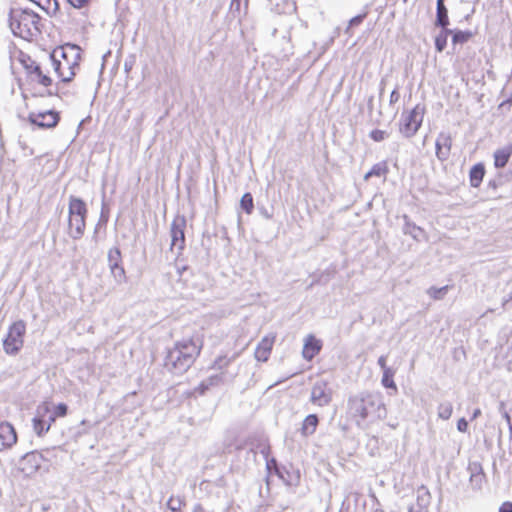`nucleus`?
I'll use <instances>...</instances> for the list:
<instances>
[{
  "mask_svg": "<svg viewBox=\"0 0 512 512\" xmlns=\"http://www.w3.org/2000/svg\"><path fill=\"white\" fill-rule=\"evenodd\" d=\"M202 341L199 337H191L177 341L173 348L168 350L164 365L173 374L186 372L199 356Z\"/></svg>",
  "mask_w": 512,
  "mask_h": 512,
  "instance_id": "f257e3e1",
  "label": "nucleus"
},
{
  "mask_svg": "<svg viewBox=\"0 0 512 512\" xmlns=\"http://www.w3.org/2000/svg\"><path fill=\"white\" fill-rule=\"evenodd\" d=\"M385 412L382 396L379 393L360 392L348 399V413L358 426L367 419L383 418Z\"/></svg>",
  "mask_w": 512,
  "mask_h": 512,
  "instance_id": "f03ea898",
  "label": "nucleus"
},
{
  "mask_svg": "<svg viewBox=\"0 0 512 512\" xmlns=\"http://www.w3.org/2000/svg\"><path fill=\"white\" fill-rule=\"evenodd\" d=\"M41 17L31 9L12 7L9 11V27L14 36L27 41L41 35Z\"/></svg>",
  "mask_w": 512,
  "mask_h": 512,
  "instance_id": "7ed1b4c3",
  "label": "nucleus"
},
{
  "mask_svg": "<svg viewBox=\"0 0 512 512\" xmlns=\"http://www.w3.org/2000/svg\"><path fill=\"white\" fill-rule=\"evenodd\" d=\"M80 49L77 45L66 44L56 47L49 55V61L61 83H69L79 70Z\"/></svg>",
  "mask_w": 512,
  "mask_h": 512,
  "instance_id": "20e7f679",
  "label": "nucleus"
},
{
  "mask_svg": "<svg viewBox=\"0 0 512 512\" xmlns=\"http://www.w3.org/2000/svg\"><path fill=\"white\" fill-rule=\"evenodd\" d=\"M425 106L417 104L412 110L403 112L399 122V132L405 138L413 137L422 125Z\"/></svg>",
  "mask_w": 512,
  "mask_h": 512,
  "instance_id": "39448f33",
  "label": "nucleus"
},
{
  "mask_svg": "<svg viewBox=\"0 0 512 512\" xmlns=\"http://www.w3.org/2000/svg\"><path fill=\"white\" fill-rule=\"evenodd\" d=\"M26 324L23 320L14 322L3 340V348L7 354L15 355L23 347Z\"/></svg>",
  "mask_w": 512,
  "mask_h": 512,
  "instance_id": "423d86ee",
  "label": "nucleus"
},
{
  "mask_svg": "<svg viewBox=\"0 0 512 512\" xmlns=\"http://www.w3.org/2000/svg\"><path fill=\"white\" fill-rule=\"evenodd\" d=\"M186 219L184 216H176L171 223L170 236L171 245L170 250H177V255H180L185 247V230Z\"/></svg>",
  "mask_w": 512,
  "mask_h": 512,
  "instance_id": "0eeeda50",
  "label": "nucleus"
},
{
  "mask_svg": "<svg viewBox=\"0 0 512 512\" xmlns=\"http://www.w3.org/2000/svg\"><path fill=\"white\" fill-rule=\"evenodd\" d=\"M27 120L30 124L41 129L54 128L60 121V115L57 111L47 110L43 112H30Z\"/></svg>",
  "mask_w": 512,
  "mask_h": 512,
  "instance_id": "6e6552de",
  "label": "nucleus"
},
{
  "mask_svg": "<svg viewBox=\"0 0 512 512\" xmlns=\"http://www.w3.org/2000/svg\"><path fill=\"white\" fill-rule=\"evenodd\" d=\"M333 391L325 380L316 381L311 389L310 401L319 407H325L332 401Z\"/></svg>",
  "mask_w": 512,
  "mask_h": 512,
  "instance_id": "1a4fd4ad",
  "label": "nucleus"
},
{
  "mask_svg": "<svg viewBox=\"0 0 512 512\" xmlns=\"http://www.w3.org/2000/svg\"><path fill=\"white\" fill-rule=\"evenodd\" d=\"M42 455L38 452H29L25 454L19 463L20 470L27 476L38 471L41 466Z\"/></svg>",
  "mask_w": 512,
  "mask_h": 512,
  "instance_id": "9d476101",
  "label": "nucleus"
},
{
  "mask_svg": "<svg viewBox=\"0 0 512 512\" xmlns=\"http://www.w3.org/2000/svg\"><path fill=\"white\" fill-rule=\"evenodd\" d=\"M17 442V434L14 427L8 422L0 424V452L10 449Z\"/></svg>",
  "mask_w": 512,
  "mask_h": 512,
  "instance_id": "9b49d317",
  "label": "nucleus"
},
{
  "mask_svg": "<svg viewBox=\"0 0 512 512\" xmlns=\"http://www.w3.org/2000/svg\"><path fill=\"white\" fill-rule=\"evenodd\" d=\"M452 138L450 134L441 132L435 143L436 156L440 161H446L450 156Z\"/></svg>",
  "mask_w": 512,
  "mask_h": 512,
  "instance_id": "f8f14e48",
  "label": "nucleus"
},
{
  "mask_svg": "<svg viewBox=\"0 0 512 512\" xmlns=\"http://www.w3.org/2000/svg\"><path fill=\"white\" fill-rule=\"evenodd\" d=\"M468 471L470 473L469 482L474 490H480L485 481V474L483 472L482 465L478 462H472L468 465Z\"/></svg>",
  "mask_w": 512,
  "mask_h": 512,
  "instance_id": "ddd939ff",
  "label": "nucleus"
},
{
  "mask_svg": "<svg viewBox=\"0 0 512 512\" xmlns=\"http://www.w3.org/2000/svg\"><path fill=\"white\" fill-rule=\"evenodd\" d=\"M274 342H275L274 335L265 336L256 347L255 358L258 361L266 362L270 356Z\"/></svg>",
  "mask_w": 512,
  "mask_h": 512,
  "instance_id": "4468645a",
  "label": "nucleus"
},
{
  "mask_svg": "<svg viewBox=\"0 0 512 512\" xmlns=\"http://www.w3.org/2000/svg\"><path fill=\"white\" fill-rule=\"evenodd\" d=\"M87 217H68V235L74 239H80L85 232Z\"/></svg>",
  "mask_w": 512,
  "mask_h": 512,
  "instance_id": "2eb2a0df",
  "label": "nucleus"
},
{
  "mask_svg": "<svg viewBox=\"0 0 512 512\" xmlns=\"http://www.w3.org/2000/svg\"><path fill=\"white\" fill-rule=\"evenodd\" d=\"M88 209L86 203L76 196L69 197L68 217H87Z\"/></svg>",
  "mask_w": 512,
  "mask_h": 512,
  "instance_id": "dca6fc26",
  "label": "nucleus"
},
{
  "mask_svg": "<svg viewBox=\"0 0 512 512\" xmlns=\"http://www.w3.org/2000/svg\"><path fill=\"white\" fill-rule=\"evenodd\" d=\"M321 350V343L317 340L313 335H309L306 338L304 348H303V357L307 360L313 359Z\"/></svg>",
  "mask_w": 512,
  "mask_h": 512,
  "instance_id": "f3484780",
  "label": "nucleus"
},
{
  "mask_svg": "<svg viewBox=\"0 0 512 512\" xmlns=\"http://www.w3.org/2000/svg\"><path fill=\"white\" fill-rule=\"evenodd\" d=\"M512 155V145L498 149L494 153V165L496 168H503Z\"/></svg>",
  "mask_w": 512,
  "mask_h": 512,
  "instance_id": "a211bd4d",
  "label": "nucleus"
},
{
  "mask_svg": "<svg viewBox=\"0 0 512 512\" xmlns=\"http://www.w3.org/2000/svg\"><path fill=\"white\" fill-rule=\"evenodd\" d=\"M403 219V233L406 235H410L413 239L419 241L421 235L423 234V230L415 223L411 222L407 215H404Z\"/></svg>",
  "mask_w": 512,
  "mask_h": 512,
  "instance_id": "6ab92c4d",
  "label": "nucleus"
},
{
  "mask_svg": "<svg viewBox=\"0 0 512 512\" xmlns=\"http://www.w3.org/2000/svg\"><path fill=\"white\" fill-rule=\"evenodd\" d=\"M319 419L316 414H309L302 423L301 433L303 436L312 435L318 426Z\"/></svg>",
  "mask_w": 512,
  "mask_h": 512,
  "instance_id": "aec40b11",
  "label": "nucleus"
},
{
  "mask_svg": "<svg viewBox=\"0 0 512 512\" xmlns=\"http://www.w3.org/2000/svg\"><path fill=\"white\" fill-rule=\"evenodd\" d=\"M484 175H485L484 165L481 163L475 164L471 168L470 173H469L471 186L478 187L481 184Z\"/></svg>",
  "mask_w": 512,
  "mask_h": 512,
  "instance_id": "412c9836",
  "label": "nucleus"
},
{
  "mask_svg": "<svg viewBox=\"0 0 512 512\" xmlns=\"http://www.w3.org/2000/svg\"><path fill=\"white\" fill-rule=\"evenodd\" d=\"M431 503V494L427 487L420 486L416 491V503L420 508H424L428 510V507Z\"/></svg>",
  "mask_w": 512,
  "mask_h": 512,
  "instance_id": "4be33fe9",
  "label": "nucleus"
},
{
  "mask_svg": "<svg viewBox=\"0 0 512 512\" xmlns=\"http://www.w3.org/2000/svg\"><path fill=\"white\" fill-rule=\"evenodd\" d=\"M33 428L38 436H42L49 430V425L45 423V415L42 409H37V415L33 418Z\"/></svg>",
  "mask_w": 512,
  "mask_h": 512,
  "instance_id": "5701e85b",
  "label": "nucleus"
},
{
  "mask_svg": "<svg viewBox=\"0 0 512 512\" xmlns=\"http://www.w3.org/2000/svg\"><path fill=\"white\" fill-rule=\"evenodd\" d=\"M440 32L435 37V49L437 52H442L447 46L448 36L453 33L452 29L440 28Z\"/></svg>",
  "mask_w": 512,
  "mask_h": 512,
  "instance_id": "b1692460",
  "label": "nucleus"
},
{
  "mask_svg": "<svg viewBox=\"0 0 512 512\" xmlns=\"http://www.w3.org/2000/svg\"><path fill=\"white\" fill-rule=\"evenodd\" d=\"M235 374H228L227 372H220L219 374L212 375L205 379V387L217 386L220 383H224L228 380H232Z\"/></svg>",
  "mask_w": 512,
  "mask_h": 512,
  "instance_id": "393cba45",
  "label": "nucleus"
},
{
  "mask_svg": "<svg viewBox=\"0 0 512 512\" xmlns=\"http://www.w3.org/2000/svg\"><path fill=\"white\" fill-rule=\"evenodd\" d=\"M389 169H388V165L385 161H382V162H379V163H376L375 165H373V167L370 169V171H368L365 176H364V179L365 180H368L369 178L373 177V176H377V177H381V176H386V174L388 173Z\"/></svg>",
  "mask_w": 512,
  "mask_h": 512,
  "instance_id": "a878e982",
  "label": "nucleus"
},
{
  "mask_svg": "<svg viewBox=\"0 0 512 512\" xmlns=\"http://www.w3.org/2000/svg\"><path fill=\"white\" fill-rule=\"evenodd\" d=\"M449 24L450 22L447 7L436 8V18L434 21V26L439 28H446L449 26Z\"/></svg>",
  "mask_w": 512,
  "mask_h": 512,
  "instance_id": "bb28decb",
  "label": "nucleus"
},
{
  "mask_svg": "<svg viewBox=\"0 0 512 512\" xmlns=\"http://www.w3.org/2000/svg\"><path fill=\"white\" fill-rule=\"evenodd\" d=\"M237 356V354H234L231 357L226 355L219 356L215 359L212 367L220 372H225L224 370L236 359Z\"/></svg>",
  "mask_w": 512,
  "mask_h": 512,
  "instance_id": "cd10ccee",
  "label": "nucleus"
},
{
  "mask_svg": "<svg viewBox=\"0 0 512 512\" xmlns=\"http://www.w3.org/2000/svg\"><path fill=\"white\" fill-rule=\"evenodd\" d=\"M395 373V369H385V371H383L381 383L385 388H390L397 391V386L393 380Z\"/></svg>",
  "mask_w": 512,
  "mask_h": 512,
  "instance_id": "c85d7f7f",
  "label": "nucleus"
},
{
  "mask_svg": "<svg viewBox=\"0 0 512 512\" xmlns=\"http://www.w3.org/2000/svg\"><path fill=\"white\" fill-rule=\"evenodd\" d=\"M453 412V405L450 401H443L438 405L437 414L438 417L443 420H448Z\"/></svg>",
  "mask_w": 512,
  "mask_h": 512,
  "instance_id": "c756f323",
  "label": "nucleus"
},
{
  "mask_svg": "<svg viewBox=\"0 0 512 512\" xmlns=\"http://www.w3.org/2000/svg\"><path fill=\"white\" fill-rule=\"evenodd\" d=\"M452 35V43L456 44H464L469 41L472 37L471 31H463V30H455Z\"/></svg>",
  "mask_w": 512,
  "mask_h": 512,
  "instance_id": "7c9ffc66",
  "label": "nucleus"
},
{
  "mask_svg": "<svg viewBox=\"0 0 512 512\" xmlns=\"http://www.w3.org/2000/svg\"><path fill=\"white\" fill-rule=\"evenodd\" d=\"M240 207L247 214H251L254 209V201L251 193H245L240 200Z\"/></svg>",
  "mask_w": 512,
  "mask_h": 512,
  "instance_id": "2f4dec72",
  "label": "nucleus"
},
{
  "mask_svg": "<svg viewBox=\"0 0 512 512\" xmlns=\"http://www.w3.org/2000/svg\"><path fill=\"white\" fill-rule=\"evenodd\" d=\"M184 505L185 499L180 496H171L167 502V507L171 512H180Z\"/></svg>",
  "mask_w": 512,
  "mask_h": 512,
  "instance_id": "473e14b6",
  "label": "nucleus"
},
{
  "mask_svg": "<svg viewBox=\"0 0 512 512\" xmlns=\"http://www.w3.org/2000/svg\"><path fill=\"white\" fill-rule=\"evenodd\" d=\"M108 265L115 266L117 264L121 263L122 257H121V251L118 247H113L108 251Z\"/></svg>",
  "mask_w": 512,
  "mask_h": 512,
  "instance_id": "72a5a7b5",
  "label": "nucleus"
},
{
  "mask_svg": "<svg viewBox=\"0 0 512 512\" xmlns=\"http://www.w3.org/2000/svg\"><path fill=\"white\" fill-rule=\"evenodd\" d=\"M449 286H443L440 288L430 287L427 291L428 295L435 300H441L448 292Z\"/></svg>",
  "mask_w": 512,
  "mask_h": 512,
  "instance_id": "f704fd0d",
  "label": "nucleus"
},
{
  "mask_svg": "<svg viewBox=\"0 0 512 512\" xmlns=\"http://www.w3.org/2000/svg\"><path fill=\"white\" fill-rule=\"evenodd\" d=\"M110 271L115 280L119 283L123 282L125 280V270L123 266L120 264H117L115 266H110Z\"/></svg>",
  "mask_w": 512,
  "mask_h": 512,
  "instance_id": "c9c22d12",
  "label": "nucleus"
},
{
  "mask_svg": "<svg viewBox=\"0 0 512 512\" xmlns=\"http://www.w3.org/2000/svg\"><path fill=\"white\" fill-rule=\"evenodd\" d=\"M369 136L373 141L381 142L385 140L389 136V134L384 130L374 129L369 133Z\"/></svg>",
  "mask_w": 512,
  "mask_h": 512,
  "instance_id": "e433bc0d",
  "label": "nucleus"
},
{
  "mask_svg": "<svg viewBox=\"0 0 512 512\" xmlns=\"http://www.w3.org/2000/svg\"><path fill=\"white\" fill-rule=\"evenodd\" d=\"M366 16H367V12H364V13L359 14V15L353 17L352 19H350L348 27L346 29V33L350 34V29L354 26L360 25L363 22V20L366 18Z\"/></svg>",
  "mask_w": 512,
  "mask_h": 512,
  "instance_id": "4c0bfd02",
  "label": "nucleus"
},
{
  "mask_svg": "<svg viewBox=\"0 0 512 512\" xmlns=\"http://www.w3.org/2000/svg\"><path fill=\"white\" fill-rule=\"evenodd\" d=\"M68 411V407L64 403H59L54 407V410L51 411L54 417H64L66 416Z\"/></svg>",
  "mask_w": 512,
  "mask_h": 512,
  "instance_id": "58836bf2",
  "label": "nucleus"
},
{
  "mask_svg": "<svg viewBox=\"0 0 512 512\" xmlns=\"http://www.w3.org/2000/svg\"><path fill=\"white\" fill-rule=\"evenodd\" d=\"M38 409H42V413L45 415V423L50 427L51 424L56 420V417L53 416L47 405L41 406Z\"/></svg>",
  "mask_w": 512,
  "mask_h": 512,
  "instance_id": "ea45409f",
  "label": "nucleus"
},
{
  "mask_svg": "<svg viewBox=\"0 0 512 512\" xmlns=\"http://www.w3.org/2000/svg\"><path fill=\"white\" fill-rule=\"evenodd\" d=\"M27 69L33 80H36L38 75L43 72L41 66L37 63H32Z\"/></svg>",
  "mask_w": 512,
  "mask_h": 512,
  "instance_id": "a19ab883",
  "label": "nucleus"
},
{
  "mask_svg": "<svg viewBox=\"0 0 512 512\" xmlns=\"http://www.w3.org/2000/svg\"><path fill=\"white\" fill-rule=\"evenodd\" d=\"M35 81H37L39 84L45 87L51 86L52 84V79L44 72L39 74Z\"/></svg>",
  "mask_w": 512,
  "mask_h": 512,
  "instance_id": "79ce46f5",
  "label": "nucleus"
},
{
  "mask_svg": "<svg viewBox=\"0 0 512 512\" xmlns=\"http://www.w3.org/2000/svg\"><path fill=\"white\" fill-rule=\"evenodd\" d=\"M274 473L287 485H292V483L286 478L285 474L289 475V473L284 469L280 467H276L274 470Z\"/></svg>",
  "mask_w": 512,
  "mask_h": 512,
  "instance_id": "37998d69",
  "label": "nucleus"
},
{
  "mask_svg": "<svg viewBox=\"0 0 512 512\" xmlns=\"http://www.w3.org/2000/svg\"><path fill=\"white\" fill-rule=\"evenodd\" d=\"M67 2L74 8H83L85 7L90 0H67Z\"/></svg>",
  "mask_w": 512,
  "mask_h": 512,
  "instance_id": "c03bdc74",
  "label": "nucleus"
},
{
  "mask_svg": "<svg viewBox=\"0 0 512 512\" xmlns=\"http://www.w3.org/2000/svg\"><path fill=\"white\" fill-rule=\"evenodd\" d=\"M400 99V93L398 91V86L394 88V90L390 94L389 104L394 105Z\"/></svg>",
  "mask_w": 512,
  "mask_h": 512,
  "instance_id": "a18cd8bd",
  "label": "nucleus"
},
{
  "mask_svg": "<svg viewBox=\"0 0 512 512\" xmlns=\"http://www.w3.org/2000/svg\"><path fill=\"white\" fill-rule=\"evenodd\" d=\"M457 429L459 432L465 433L468 430V422L465 418H460L457 422Z\"/></svg>",
  "mask_w": 512,
  "mask_h": 512,
  "instance_id": "49530a36",
  "label": "nucleus"
},
{
  "mask_svg": "<svg viewBox=\"0 0 512 512\" xmlns=\"http://www.w3.org/2000/svg\"><path fill=\"white\" fill-rule=\"evenodd\" d=\"M386 361H387V356L386 355H381L379 358H378V365L379 367L382 369V371H385V369H392L391 367H388L386 365Z\"/></svg>",
  "mask_w": 512,
  "mask_h": 512,
  "instance_id": "de8ad7c7",
  "label": "nucleus"
},
{
  "mask_svg": "<svg viewBox=\"0 0 512 512\" xmlns=\"http://www.w3.org/2000/svg\"><path fill=\"white\" fill-rule=\"evenodd\" d=\"M276 467H279L275 458L266 461V468L269 472L274 471Z\"/></svg>",
  "mask_w": 512,
  "mask_h": 512,
  "instance_id": "09e8293b",
  "label": "nucleus"
},
{
  "mask_svg": "<svg viewBox=\"0 0 512 512\" xmlns=\"http://www.w3.org/2000/svg\"><path fill=\"white\" fill-rule=\"evenodd\" d=\"M499 512H512V502H504L500 508H499Z\"/></svg>",
  "mask_w": 512,
  "mask_h": 512,
  "instance_id": "8fccbe9b",
  "label": "nucleus"
},
{
  "mask_svg": "<svg viewBox=\"0 0 512 512\" xmlns=\"http://www.w3.org/2000/svg\"><path fill=\"white\" fill-rule=\"evenodd\" d=\"M408 512H429L427 509H424V508H420V506H417L415 504H412L410 507H409V510Z\"/></svg>",
  "mask_w": 512,
  "mask_h": 512,
  "instance_id": "3c124183",
  "label": "nucleus"
},
{
  "mask_svg": "<svg viewBox=\"0 0 512 512\" xmlns=\"http://www.w3.org/2000/svg\"><path fill=\"white\" fill-rule=\"evenodd\" d=\"M205 381L203 380L199 386L197 387V391H199L200 394H204L210 387H205Z\"/></svg>",
  "mask_w": 512,
  "mask_h": 512,
  "instance_id": "603ef678",
  "label": "nucleus"
},
{
  "mask_svg": "<svg viewBox=\"0 0 512 512\" xmlns=\"http://www.w3.org/2000/svg\"><path fill=\"white\" fill-rule=\"evenodd\" d=\"M60 92H61V87H60V84L57 83L56 86H55V89L54 90H49L48 94L49 95H60Z\"/></svg>",
  "mask_w": 512,
  "mask_h": 512,
  "instance_id": "864d4df0",
  "label": "nucleus"
},
{
  "mask_svg": "<svg viewBox=\"0 0 512 512\" xmlns=\"http://www.w3.org/2000/svg\"><path fill=\"white\" fill-rule=\"evenodd\" d=\"M502 416H503V418L506 420V422H507L508 426H509L510 424H512V422H511V417H510V415H509V413H508L507 411H505V410H504V411L502 412Z\"/></svg>",
  "mask_w": 512,
  "mask_h": 512,
  "instance_id": "5fc2aeb1",
  "label": "nucleus"
},
{
  "mask_svg": "<svg viewBox=\"0 0 512 512\" xmlns=\"http://www.w3.org/2000/svg\"><path fill=\"white\" fill-rule=\"evenodd\" d=\"M192 512H206L201 504H195Z\"/></svg>",
  "mask_w": 512,
  "mask_h": 512,
  "instance_id": "6e6d98bb",
  "label": "nucleus"
},
{
  "mask_svg": "<svg viewBox=\"0 0 512 512\" xmlns=\"http://www.w3.org/2000/svg\"><path fill=\"white\" fill-rule=\"evenodd\" d=\"M373 101H374V96H370L368 99V102H367V107H368L369 112H371L373 110Z\"/></svg>",
  "mask_w": 512,
  "mask_h": 512,
  "instance_id": "4d7b16f0",
  "label": "nucleus"
},
{
  "mask_svg": "<svg viewBox=\"0 0 512 512\" xmlns=\"http://www.w3.org/2000/svg\"><path fill=\"white\" fill-rule=\"evenodd\" d=\"M384 89H385V80L382 79L381 82H380V91H379V96L380 98L382 97L383 93H384Z\"/></svg>",
  "mask_w": 512,
  "mask_h": 512,
  "instance_id": "13d9d810",
  "label": "nucleus"
},
{
  "mask_svg": "<svg viewBox=\"0 0 512 512\" xmlns=\"http://www.w3.org/2000/svg\"><path fill=\"white\" fill-rule=\"evenodd\" d=\"M480 415H481V410L477 408V409H475V410H474V412H473V414H472L471 419H472V420H473V419H476V418H477L478 416H480Z\"/></svg>",
  "mask_w": 512,
  "mask_h": 512,
  "instance_id": "bf43d9fd",
  "label": "nucleus"
},
{
  "mask_svg": "<svg viewBox=\"0 0 512 512\" xmlns=\"http://www.w3.org/2000/svg\"><path fill=\"white\" fill-rule=\"evenodd\" d=\"M446 7L444 4V0H437L436 1V8H444Z\"/></svg>",
  "mask_w": 512,
  "mask_h": 512,
  "instance_id": "052dcab7",
  "label": "nucleus"
},
{
  "mask_svg": "<svg viewBox=\"0 0 512 512\" xmlns=\"http://www.w3.org/2000/svg\"><path fill=\"white\" fill-rule=\"evenodd\" d=\"M511 103H512V96H511V97H509V99H507L506 101H503V102L501 103L500 107H503V106H505L506 104H509V105H510Z\"/></svg>",
  "mask_w": 512,
  "mask_h": 512,
  "instance_id": "680f3d73",
  "label": "nucleus"
},
{
  "mask_svg": "<svg viewBox=\"0 0 512 512\" xmlns=\"http://www.w3.org/2000/svg\"><path fill=\"white\" fill-rule=\"evenodd\" d=\"M124 68H125V71H126V72H129V71L131 70V68H132V65H131V64H129V63L126 61V62H125V64H124Z\"/></svg>",
  "mask_w": 512,
  "mask_h": 512,
  "instance_id": "e2e57ef3",
  "label": "nucleus"
},
{
  "mask_svg": "<svg viewBox=\"0 0 512 512\" xmlns=\"http://www.w3.org/2000/svg\"><path fill=\"white\" fill-rule=\"evenodd\" d=\"M186 269H187V266L178 267L177 268L178 274L181 276L183 271H185Z\"/></svg>",
  "mask_w": 512,
  "mask_h": 512,
  "instance_id": "0e129e2a",
  "label": "nucleus"
},
{
  "mask_svg": "<svg viewBox=\"0 0 512 512\" xmlns=\"http://www.w3.org/2000/svg\"><path fill=\"white\" fill-rule=\"evenodd\" d=\"M508 428H509V437H510V440L512 441V424H510L508 426Z\"/></svg>",
  "mask_w": 512,
  "mask_h": 512,
  "instance_id": "69168bd1",
  "label": "nucleus"
},
{
  "mask_svg": "<svg viewBox=\"0 0 512 512\" xmlns=\"http://www.w3.org/2000/svg\"><path fill=\"white\" fill-rule=\"evenodd\" d=\"M372 512H384V511L381 509H374Z\"/></svg>",
  "mask_w": 512,
  "mask_h": 512,
  "instance_id": "338daca9",
  "label": "nucleus"
},
{
  "mask_svg": "<svg viewBox=\"0 0 512 512\" xmlns=\"http://www.w3.org/2000/svg\"><path fill=\"white\" fill-rule=\"evenodd\" d=\"M504 408V403H501L500 405V411Z\"/></svg>",
  "mask_w": 512,
  "mask_h": 512,
  "instance_id": "774afa93",
  "label": "nucleus"
}]
</instances>
